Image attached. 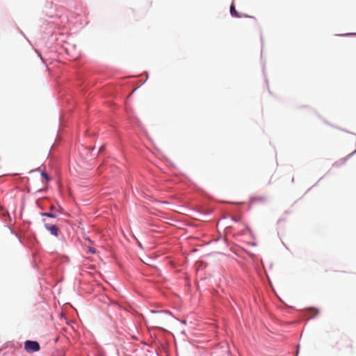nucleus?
<instances>
[{"instance_id": "nucleus-3", "label": "nucleus", "mask_w": 356, "mask_h": 356, "mask_svg": "<svg viewBox=\"0 0 356 356\" xmlns=\"http://www.w3.org/2000/svg\"><path fill=\"white\" fill-rule=\"evenodd\" d=\"M230 13L232 17H241V15L238 14V13L236 10L234 4H232L230 7Z\"/></svg>"}, {"instance_id": "nucleus-7", "label": "nucleus", "mask_w": 356, "mask_h": 356, "mask_svg": "<svg viewBox=\"0 0 356 356\" xmlns=\"http://www.w3.org/2000/svg\"><path fill=\"white\" fill-rule=\"evenodd\" d=\"M60 356H64V354H63V353H60Z\"/></svg>"}, {"instance_id": "nucleus-6", "label": "nucleus", "mask_w": 356, "mask_h": 356, "mask_svg": "<svg viewBox=\"0 0 356 356\" xmlns=\"http://www.w3.org/2000/svg\"><path fill=\"white\" fill-rule=\"evenodd\" d=\"M89 251L92 253H95V250L93 248H90Z\"/></svg>"}, {"instance_id": "nucleus-2", "label": "nucleus", "mask_w": 356, "mask_h": 356, "mask_svg": "<svg viewBox=\"0 0 356 356\" xmlns=\"http://www.w3.org/2000/svg\"><path fill=\"white\" fill-rule=\"evenodd\" d=\"M44 227L45 228L50 232V233L55 236H58V228L56 226V225H50V224H47L46 223L44 225Z\"/></svg>"}, {"instance_id": "nucleus-1", "label": "nucleus", "mask_w": 356, "mask_h": 356, "mask_svg": "<svg viewBox=\"0 0 356 356\" xmlns=\"http://www.w3.org/2000/svg\"><path fill=\"white\" fill-rule=\"evenodd\" d=\"M24 349L29 353L39 351L40 346L38 342L35 341H26L24 343Z\"/></svg>"}, {"instance_id": "nucleus-4", "label": "nucleus", "mask_w": 356, "mask_h": 356, "mask_svg": "<svg viewBox=\"0 0 356 356\" xmlns=\"http://www.w3.org/2000/svg\"><path fill=\"white\" fill-rule=\"evenodd\" d=\"M41 177H42V181L44 183H47L51 179V177L45 172H42Z\"/></svg>"}, {"instance_id": "nucleus-5", "label": "nucleus", "mask_w": 356, "mask_h": 356, "mask_svg": "<svg viewBox=\"0 0 356 356\" xmlns=\"http://www.w3.org/2000/svg\"><path fill=\"white\" fill-rule=\"evenodd\" d=\"M42 215L48 217H55V216L51 213H43Z\"/></svg>"}]
</instances>
